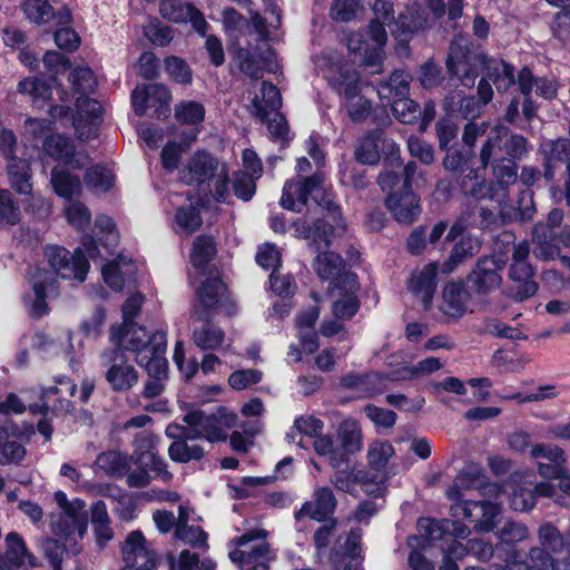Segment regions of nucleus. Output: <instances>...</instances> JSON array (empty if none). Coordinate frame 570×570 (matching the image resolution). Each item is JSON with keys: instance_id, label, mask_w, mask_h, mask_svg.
<instances>
[{"instance_id": "1", "label": "nucleus", "mask_w": 570, "mask_h": 570, "mask_svg": "<svg viewBox=\"0 0 570 570\" xmlns=\"http://www.w3.org/2000/svg\"><path fill=\"white\" fill-rule=\"evenodd\" d=\"M382 191L386 193L384 205L400 224L411 225L421 215L420 197L413 188L400 187V176L395 170L381 173L376 179Z\"/></svg>"}, {"instance_id": "2", "label": "nucleus", "mask_w": 570, "mask_h": 570, "mask_svg": "<svg viewBox=\"0 0 570 570\" xmlns=\"http://www.w3.org/2000/svg\"><path fill=\"white\" fill-rule=\"evenodd\" d=\"M354 159L364 166H376L383 159L390 170L402 166L400 146L382 128L367 130L358 138Z\"/></svg>"}, {"instance_id": "3", "label": "nucleus", "mask_w": 570, "mask_h": 570, "mask_svg": "<svg viewBox=\"0 0 570 570\" xmlns=\"http://www.w3.org/2000/svg\"><path fill=\"white\" fill-rule=\"evenodd\" d=\"M122 348L136 354L135 362L146 370L149 377L167 380L168 361L165 356L167 333L165 331L157 330L147 337L130 340Z\"/></svg>"}, {"instance_id": "4", "label": "nucleus", "mask_w": 570, "mask_h": 570, "mask_svg": "<svg viewBox=\"0 0 570 570\" xmlns=\"http://www.w3.org/2000/svg\"><path fill=\"white\" fill-rule=\"evenodd\" d=\"M444 243H451L448 258L441 264L442 274H451L459 265L479 254L482 239L470 229L469 218L458 216L444 236Z\"/></svg>"}, {"instance_id": "5", "label": "nucleus", "mask_w": 570, "mask_h": 570, "mask_svg": "<svg viewBox=\"0 0 570 570\" xmlns=\"http://www.w3.org/2000/svg\"><path fill=\"white\" fill-rule=\"evenodd\" d=\"M489 58L485 53H474L470 40H453L445 60L451 78H459L462 86L473 88L479 77V66L489 70Z\"/></svg>"}, {"instance_id": "6", "label": "nucleus", "mask_w": 570, "mask_h": 570, "mask_svg": "<svg viewBox=\"0 0 570 570\" xmlns=\"http://www.w3.org/2000/svg\"><path fill=\"white\" fill-rule=\"evenodd\" d=\"M528 139L521 134L510 132L503 125L492 127L483 141L478 160L481 168L487 169L495 155H504L514 161L522 159L528 153Z\"/></svg>"}, {"instance_id": "7", "label": "nucleus", "mask_w": 570, "mask_h": 570, "mask_svg": "<svg viewBox=\"0 0 570 570\" xmlns=\"http://www.w3.org/2000/svg\"><path fill=\"white\" fill-rule=\"evenodd\" d=\"M130 460L136 470L128 471L127 484L129 488H146L149 485L151 480L149 472L154 473V478H160L163 481H169L173 478V474L167 470V463L149 442L139 443Z\"/></svg>"}, {"instance_id": "8", "label": "nucleus", "mask_w": 570, "mask_h": 570, "mask_svg": "<svg viewBox=\"0 0 570 570\" xmlns=\"http://www.w3.org/2000/svg\"><path fill=\"white\" fill-rule=\"evenodd\" d=\"M196 298L198 318L212 317L213 312L220 307H225L228 315H234L236 312V304L230 298L229 288L219 275L207 277L197 288Z\"/></svg>"}, {"instance_id": "9", "label": "nucleus", "mask_w": 570, "mask_h": 570, "mask_svg": "<svg viewBox=\"0 0 570 570\" xmlns=\"http://www.w3.org/2000/svg\"><path fill=\"white\" fill-rule=\"evenodd\" d=\"M144 299V295L136 292L129 295L121 305L122 322L118 326H112L110 333V340L116 344L115 353L127 345L130 340L147 337L151 334L135 321L141 312Z\"/></svg>"}, {"instance_id": "10", "label": "nucleus", "mask_w": 570, "mask_h": 570, "mask_svg": "<svg viewBox=\"0 0 570 570\" xmlns=\"http://www.w3.org/2000/svg\"><path fill=\"white\" fill-rule=\"evenodd\" d=\"M504 261L499 256H480L466 275V286L478 296L489 295L501 286L500 272L504 268Z\"/></svg>"}, {"instance_id": "11", "label": "nucleus", "mask_w": 570, "mask_h": 570, "mask_svg": "<svg viewBox=\"0 0 570 570\" xmlns=\"http://www.w3.org/2000/svg\"><path fill=\"white\" fill-rule=\"evenodd\" d=\"M452 515L469 522L476 532H490L497 527L501 507L489 500H465L451 507Z\"/></svg>"}, {"instance_id": "12", "label": "nucleus", "mask_w": 570, "mask_h": 570, "mask_svg": "<svg viewBox=\"0 0 570 570\" xmlns=\"http://www.w3.org/2000/svg\"><path fill=\"white\" fill-rule=\"evenodd\" d=\"M35 433L32 424L18 425L11 419L0 424V465L20 464L26 456V448L20 441L29 440Z\"/></svg>"}, {"instance_id": "13", "label": "nucleus", "mask_w": 570, "mask_h": 570, "mask_svg": "<svg viewBox=\"0 0 570 570\" xmlns=\"http://www.w3.org/2000/svg\"><path fill=\"white\" fill-rule=\"evenodd\" d=\"M324 175L320 171L302 179H287L282 189L279 205L289 212L302 213L309 197L323 190Z\"/></svg>"}, {"instance_id": "14", "label": "nucleus", "mask_w": 570, "mask_h": 570, "mask_svg": "<svg viewBox=\"0 0 570 570\" xmlns=\"http://www.w3.org/2000/svg\"><path fill=\"white\" fill-rule=\"evenodd\" d=\"M126 351L128 350L121 347L120 351L115 353V346L112 350L106 351L102 355L108 364L105 379L115 393L128 392L138 383V372L132 365L127 364V360L125 358Z\"/></svg>"}, {"instance_id": "15", "label": "nucleus", "mask_w": 570, "mask_h": 570, "mask_svg": "<svg viewBox=\"0 0 570 570\" xmlns=\"http://www.w3.org/2000/svg\"><path fill=\"white\" fill-rule=\"evenodd\" d=\"M564 218L563 209L552 208L544 222L540 220L532 227V240L534 243V254L544 261L557 257V246L551 242L556 239V233L562 227Z\"/></svg>"}, {"instance_id": "16", "label": "nucleus", "mask_w": 570, "mask_h": 570, "mask_svg": "<svg viewBox=\"0 0 570 570\" xmlns=\"http://www.w3.org/2000/svg\"><path fill=\"white\" fill-rule=\"evenodd\" d=\"M8 183L12 190H14L20 196L30 197L32 202L39 204L38 209H31L32 214H39L43 208L45 214L49 213V206L45 204L42 198H36L33 196V173L31 169V163L29 159L23 157H19L17 159L10 160L6 166ZM35 205L29 204L26 207V210L29 212L30 207Z\"/></svg>"}, {"instance_id": "17", "label": "nucleus", "mask_w": 570, "mask_h": 570, "mask_svg": "<svg viewBox=\"0 0 570 570\" xmlns=\"http://www.w3.org/2000/svg\"><path fill=\"white\" fill-rule=\"evenodd\" d=\"M481 163L475 169H471L460 184L461 191L476 200L489 199L502 202L508 195L509 186H504L495 179L487 180Z\"/></svg>"}, {"instance_id": "18", "label": "nucleus", "mask_w": 570, "mask_h": 570, "mask_svg": "<svg viewBox=\"0 0 570 570\" xmlns=\"http://www.w3.org/2000/svg\"><path fill=\"white\" fill-rule=\"evenodd\" d=\"M393 116L402 124L415 125L420 132L426 131L428 127L435 118V104L433 100H426L423 108L409 96L405 98H394L390 105Z\"/></svg>"}, {"instance_id": "19", "label": "nucleus", "mask_w": 570, "mask_h": 570, "mask_svg": "<svg viewBox=\"0 0 570 570\" xmlns=\"http://www.w3.org/2000/svg\"><path fill=\"white\" fill-rule=\"evenodd\" d=\"M342 282L341 286L331 289L337 293L336 299L332 303V313L336 320L350 321L361 308V284L357 274L345 275Z\"/></svg>"}, {"instance_id": "20", "label": "nucleus", "mask_w": 570, "mask_h": 570, "mask_svg": "<svg viewBox=\"0 0 570 570\" xmlns=\"http://www.w3.org/2000/svg\"><path fill=\"white\" fill-rule=\"evenodd\" d=\"M441 272L439 262H430L407 279V289L422 302L424 309H430L438 288V274Z\"/></svg>"}, {"instance_id": "21", "label": "nucleus", "mask_w": 570, "mask_h": 570, "mask_svg": "<svg viewBox=\"0 0 570 570\" xmlns=\"http://www.w3.org/2000/svg\"><path fill=\"white\" fill-rule=\"evenodd\" d=\"M530 456L537 462L538 473L543 479L560 476L567 465L564 450L552 443H537L532 445Z\"/></svg>"}, {"instance_id": "22", "label": "nucleus", "mask_w": 570, "mask_h": 570, "mask_svg": "<svg viewBox=\"0 0 570 570\" xmlns=\"http://www.w3.org/2000/svg\"><path fill=\"white\" fill-rule=\"evenodd\" d=\"M312 267L321 281L328 282L330 291L341 286L345 275L356 274L346 269V262L340 254L330 249L317 253Z\"/></svg>"}, {"instance_id": "23", "label": "nucleus", "mask_w": 570, "mask_h": 570, "mask_svg": "<svg viewBox=\"0 0 570 570\" xmlns=\"http://www.w3.org/2000/svg\"><path fill=\"white\" fill-rule=\"evenodd\" d=\"M568 135L569 138L547 139L539 146L543 178L548 184H552L554 180L557 165L564 164L570 158V120L568 121Z\"/></svg>"}, {"instance_id": "24", "label": "nucleus", "mask_w": 570, "mask_h": 570, "mask_svg": "<svg viewBox=\"0 0 570 570\" xmlns=\"http://www.w3.org/2000/svg\"><path fill=\"white\" fill-rule=\"evenodd\" d=\"M417 527L429 542L444 541L452 543V539H464L469 533L466 525L460 521H450L448 519L435 520L432 518H421Z\"/></svg>"}, {"instance_id": "25", "label": "nucleus", "mask_w": 570, "mask_h": 570, "mask_svg": "<svg viewBox=\"0 0 570 570\" xmlns=\"http://www.w3.org/2000/svg\"><path fill=\"white\" fill-rule=\"evenodd\" d=\"M336 507L337 501L333 490L330 487H322L315 490L314 501H305L295 512V519L308 517L317 522L332 521Z\"/></svg>"}, {"instance_id": "26", "label": "nucleus", "mask_w": 570, "mask_h": 570, "mask_svg": "<svg viewBox=\"0 0 570 570\" xmlns=\"http://www.w3.org/2000/svg\"><path fill=\"white\" fill-rule=\"evenodd\" d=\"M295 233L299 238L308 242V247L315 253L327 250L331 246V237L334 233V226L328 224L325 218L318 217L311 223L303 220L294 223Z\"/></svg>"}, {"instance_id": "27", "label": "nucleus", "mask_w": 570, "mask_h": 570, "mask_svg": "<svg viewBox=\"0 0 570 570\" xmlns=\"http://www.w3.org/2000/svg\"><path fill=\"white\" fill-rule=\"evenodd\" d=\"M218 159L206 149L196 150L188 159L183 180L187 185H203L212 180L218 169Z\"/></svg>"}, {"instance_id": "28", "label": "nucleus", "mask_w": 570, "mask_h": 570, "mask_svg": "<svg viewBox=\"0 0 570 570\" xmlns=\"http://www.w3.org/2000/svg\"><path fill=\"white\" fill-rule=\"evenodd\" d=\"M184 422L191 429L197 430L193 439L204 438L209 443L224 442L227 434L219 425L215 412L207 414L203 410H191L184 415Z\"/></svg>"}, {"instance_id": "29", "label": "nucleus", "mask_w": 570, "mask_h": 570, "mask_svg": "<svg viewBox=\"0 0 570 570\" xmlns=\"http://www.w3.org/2000/svg\"><path fill=\"white\" fill-rule=\"evenodd\" d=\"M534 267L529 263H511L509 267V278L512 281L510 287V297L515 302H523L533 297L539 285L533 279Z\"/></svg>"}, {"instance_id": "30", "label": "nucleus", "mask_w": 570, "mask_h": 570, "mask_svg": "<svg viewBox=\"0 0 570 570\" xmlns=\"http://www.w3.org/2000/svg\"><path fill=\"white\" fill-rule=\"evenodd\" d=\"M362 448L361 430L355 422H343L337 429L336 454L333 459V468L340 469L347 464L351 455Z\"/></svg>"}, {"instance_id": "31", "label": "nucleus", "mask_w": 570, "mask_h": 570, "mask_svg": "<svg viewBox=\"0 0 570 570\" xmlns=\"http://www.w3.org/2000/svg\"><path fill=\"white\" fill-rule=\"evenodd\" d=\"M471 291L466 282H449L442 292L443 313L452 317H461L466 312V303L471 298Z\"/></svg>"}, {"instance_id": "32", "label": "nucleus", "mask_w": 570, "mask_h": 570, "mask_svg": "<svg viewBox=\"0 0 570 570\" xmlns=\"http://www.w3.org/2000/svg\"><path fill=\"white\" fill-rule=\"evenodd\" d=\"M530 562L514 561L507 564V570H570V558L554 560L551 554L539 549L529 551Z\"/></svg>"}, {"instance_id": "33", "label": "nucleus", "mask_w": 570, "mask_h": 570, "mask_svg": "<svg viewBox=\"0 0 570 570\" xmlns=\"http://www.w3.org/2000/svg\"><path fill=\"white\" fill-rule=\"evenodd\" d=\"M32 283V291L35 298L31 304V316L41 318L50 311L47 303L48 291L53 289L57 284V278L52 272L42 271L35 275Z\"/></svg>"}, {"instance_id": "34", "label": "nucleus", "mask_w": 570, "mask_h": 570, "mask_svg": "<svg viewBox=\"0 0 570 570\" xmlns=\"http://www.w3.org/2000/svg\"><path fill=\"white\" fill-rule=\"evenodd\" d=\"M367 39L372 40L377 47H383L387 41L385 22L379 19H372L364 33L355 32L348 38V49L354 53L366 55L368 50Z\"/></svg>"}, {"instance_id": "35", "label": "nucleus", "mask_w": 570, "mask_h": 570, "mask_svg": "<svg viewBox=\"0 0 570 570\" xmlns=\"http://www.w3.org/2000/svg\"><path fill=\"white\" fill-rule=\"evenodd\" d=\"M389 377L379 372H370L357 374L354 372L347 373L340 379V384L348 390H363L370 394H377L386 386Z\"/></svg>"}, {"instance_id": "36", "label": "nucleus", "mask_w": 570, "mask_h": 570, "mask_svg": "<svg viewBox=\"0 0 570 570\" xmlns=\"http://www.w3.org/2000/svg\"><path fill=\"white\" fill-rule=\"evenodd\" d=\"M50 184L53 193L66 200H71L75 196H79L82 190L79 176L58 167L51 169Z\"/></svg>"}, {"instance_id": "37", "label": "nucleus", "mask_w": 570, "mask_h": 570, "mask_svg": "<svg viewBox=\"0 0 570 570\" xmlns=\"http://www.w3.org/2000/svg\"><path fill=\"white\" fill-rule=\"evenodd\" d=\"M450 552L462 558L473 557L478 561L487 562L493 557L494 549L490 541L482 538H471L465 543L452 539Z\"/></svg>"}, {"instance_id": "38", "label": "nucleus", "mask_w": 570, "mask_h": 570, "mask_svg": "<svg viewBox=\"0 0 570 570\" xmlns=\"http://www.w3.org/2000/svg\"><path fill=\"white\" fill-rule=\"evenodd\" d=\"M216 255L217 245L214 236H196L191 246L190 262L199 273H204V271L208 267L209 263L216 257Z\"/></svg>"}, {"instance_id": "39", "label": "nucleus", "mask_w": 570, "mask_h": 570, "mask_svg": "<svg viewBox=\"0 0 570 570\" xmlns=\"http://www.w3.org/2000/svg\"><path fill=\"white\" fill-rule=\"evenodd\" d=\"M204 322L202 327L193 331V342L202 351H215L218 350L225 338L224 331L215 326L212 322V317L199 318Z\"/></svg>"}, {"instance_id": "40", "label": "nucleus", "mask_w": 570, "mask_h": 570, "mask_svg": "<svg viewBox=\"0 0 570 570\" xmlns=\"http://www.w3.org/2000/svg\"><path fill=\"white\" fill-rule=\"evenodd\" d=\"M443 166L448 171L463 174L474 169L472 167L475 159V151L470 150L461 144H452L451 147L444 149Z\"/></svg>"}, {"instance_id": "41", "label": "nucleus", "mask_w": 570, "mask_h": 570, "mask_svg": "<svg viewBox=\"0 0 570 570\" xmlns=\"http://www.w3.org/2000/svg\"><path fill=\"white\" fill-rule=\"evenodd\" d=\"M6 557L14 568H19L24 564L26 560L30 567H37V558L28 550L27 544L17 532H9L6 535Z\"/></svg>"}, {"instance_id": "42", "label": "nucleus", "mask_w": 570, "mask_h": 570, "mask_svg": "<svg viewBox=\"0 0 570 570\" xmlns=\"http://www.w3.org/2000/svg\"><path fill=\"white\" fill-rule=\"evenodd\" d=\"M379 95L381 98H387V104L391 105L394 98H405L410 96V77L404 70H394L385 82L379 87Z\"/></svg>"}, {"instance_id": "43", "label": "nucleus", "mask_w": 570, "mask_h": 570, "mask_svg": "<svg viewBox=\"0 0 570 570\" xmlns=\"http://www.w3.org/2000/svg\"><path fill=\"white\" fill-rule=\"evenodd\" d=\"M18 92L31 97L33 104H40L43 107L52 98L51 85L39 77H27L18 82Z\"/></svg>"}, {"instance_id": "44", "label": "nucleus", "mask_w": 570, "mask_h": 570, "mask_svg": "<svg viewBox=\"0 0 570 570\" xmlns=\"http://www.w3.org/2000/svg\"><path fill=\"white\" fill-rule=\"evenodd\" d=\"M43 150L55 160L71 164L76 147L68 137L63 135H51L45 139Z\"/></svg>"}, {"instance_id": "45", "label": "nucleus", "mask_w": 570, "mask_h": 570, "mask_svg": "<svg viewBox=\"0 0 570 570\" xmlns=\"http://www.w3.org/2000/svg\"><path fill=\"white\" fill-rule=\"evenodd\" d=\"M96 465L111 476L121 478L128 475L130 470L127 455L115 450L101 452L97 455Z\"/></svg>"}, {"instance_id": "46", "label": "nucleus", "mask_w": 570, "mask_h": 570, "mask_svg": "<svg viewBox=\"0 0 570 570\" xmlns=\"http://www.w3.org/2000/svg\"><path fill=\"white\" fill-rule=\"evenodd\" d=\"M89 268L90 265L86 254L82 252L81 247H78L72 253V256L62 264L61 268L56 273V276L63 279H77L79 282H83Z\"/></svg>"}, {"instance_id": "47", "label": "nucleus", "mask_w": 570, "mask_h": 570, "mask_svg": "<svg viewBox=\"0 0 570 570\" xmlns=\"http://www.w3.org/2000/svg\"><path fill=\"white\" fill-rule=\"evenodd\" d=\"M71 88L79 96H89L94 94L98 87L95 72L88 66H78L72 69L68 76Z\"/></svg>"}, {"instance_id": "48", "label": "nucleus", "mask_w": 570, "mask_h": 570, "mask_svg": "<svg viewBox=\"0 0 570 570\" xmlns=\"http://www.w3.org/2000/svg\"><path fill=\"white\" fill-rule=\"evenodd\" d=\"M492 168L493 179L498 180L504 186L513 185L518 179V164L517 161L507 158L504 155H495L490 160Z\"/></svg>"}, {"instance_id": "49", "label": "nucleus", "mask_w": 570, "mask_h": 570, "mask_svg": "<svg viewBox=\"0 0 570 570\" xmlns=\"http://www.w3.org/2000/svg\"><path fill=\"white\" fill-rule=\"evenodd\" d=\"M83 180L89 189L107 193L114 187L115 176L104 165L97 164L87 168Z\"/></svg>"}, {"instance_id": "50", "label": "nucleus", "mask_w": 570, "mask_h": 570, "mask_svg": "<svg viewBox=\"0 0 570 570\" xmlns=\"http://www.w3.org/2000/svg\"><path fill=\"white\" fill-rule=\"evenodd\" d=\"M164 68L173 82L181 86L191 85L193 70L184 58L174 55L167 56L164 60Z\"/></svg>"}, {"instance_id": "51", "label": "nucleus", "mask_w": 570, "mask_h": 570, "mask_svg": "<svg viewBox=\"0 0 570 570\" xmlns=\"http://www.w3.org/2000/svg\"><path fill=\"white\" fill-rule=\"evenodd\" d=\"M459 132V122L452 115L441 117L435 124L439 148L444 150L451 147L452 144H460L458 140Z\"/></svg>"}, {"instance_id": "52", "label": "nucleus", "mask_w": 570, "mask_h": 570, "mask_svg": "<svg viewBox=\"0 0 570 570\" xmlns=\"http://www.w3.org/2000/svg\"><path fill=\"white\" fill-rule=\"evenodd\" d=\"M541 550L551 554H561L563 547V533L551 522L542 523L538 529Z\"/></svg>"}, {"instance_id": "53", "label": "nucleus", "mask_w": 570, "mask_h": 570, "mask_svg": "<svg viewBox=\"0 0 570 570\" xmlns=\"http://www.w3.org/2000/svg\"><path fill=\"white\" fill-rule=\"evenodd\" d=\"M335 90L347 100L361 96L360 73L354 69H341L334 82Z\"/></svg>"}, {"instance_id": "54", "label": "nucleus", "mask_w": 570, "mask_h": 570, "mask_svg": "<svg viewBox=\"0 0 570 570\" xmlns=\"http://www.w3.org/2000/svg\"><path fill=\"white\" fill-rule=\"evenodd\" d=\"M205 114L204 105L195 100L180 101L175 106V118L180 125H198L204 121Z\"/></svg>"}, {"instance_id": "55", "label": "nucleus", "mask_w": 570, "mask_h": 570, "mask_svg": "<svg viewBox=\"0 0 570 570\" xmlns=\"http://www.w3.org/2000/svg\"><path fill=\"white\" fill-rule=\"evenodd\" d=\"M233 61L247 77L254 80H258L263 77V70L259 66V61L249 49L237 47L233 52Z\"/></svg>"}, {"instance_id": "56", "label": "nucleus", "mask_w": 570, "mask_h": 570, "mask_svg": "<svg viewBox=\"0 0 570 570\" xmlns=\"http://www.w3.org/2000/svg\"><path fill=\"white\" fill-rule=\"evenodd\" d=\"M175 223L181 230L195 233L203 225L199 207L194 204L178 207L175 212Z\"/></svg>"}, {"instance_id": "57", "label": "nucleus", "mask_w": 570, "mask_h": 570, "mask_svg": "<svg viewBox=\"0 0 570 570\" xmlns=\"http://www.w3.org/2000/svg\"><path fill=\"white\" fill-rule=\"evenodd\" d=\"M20 207L12 193L0 188V225L14 226L20 223Z\"/></svg>"}, {"instance_id": "58", "label": "nucleus", "mask_w": 570, "mask_h": 570, "mask_svg": "<svg viewBox=\"0 0 570 570\" xmlns=\"http://www.w3.org/2000/svg\"><path fill=\"white\" fill-rule=\"evenodd\" d=\"M529 535L528 527L521 522L508 520L497 531L500 543L513 546L525 540Z\"/></svg>"}, {"instance_id": "59", "label": "nucleus", "mask_w": 570, "mask_h": 570, "mask_svg": "<svg viewBox=\"0 0 570 570\" xmlns=\"http://www.w3.org/2000/svg\"><path fill=\"white\" fill-rule=\"evenodd\" d=\"M534 495L530 488L524 484H517L509 494V505L518 512H528L535 507Z\"/></svg>"}, {"instance_id": "60", "label": "nucleus", "mask_w": 570, "mask_h": 570, "mask_svg": "<svg viewBox=\"0 0 570 570\" xmlns=\"http://www.w3.org/2000/svg\"><path fill=\"white\" fill-rule=\"evenodd\" d=\"M502 71L499 72L498 68L488 71V77L494 82L499 92L508 91L512 86L517 83L515 68L514 66L501 59Z\"/></svg>"}, {"instance_id": "61", "label": "nucleus", "mask_w": 570, "mask_h": 570, "mask_svg": "<svg viewBox=\"0 0 570 570\" xmlns=\"http://www.w3.org/2000/svg\"><path fill=\"white\" fill-rule=\"evenodd\" d=\"M394 454V448L389 441L373 443L367 452L368 465L376 470H383Z\"/></svg>"}, {"instance_id": "62", "label": "nucleus", "mask_w": 570, "mask_h": 570, "mask_svg": "<svg viewBox=\"0 0 570 570\" xmlns=\"http://www.w3.org/2000/svg\"><path fill=\"white\" fill-rule=\"evenodd\" d=\"M187 3L181 0H160L159 13L164 19L175 23L187 22Z\"/></svg>"}, {"instance_id": "63", "label": "nucleus", "mask_w": 570, "mask_h": 570, "mask_svg": "<svg viewBox=\"0 0 570 570\" xmlns=\"http://www.w3.org/2000/svg\"><path fill=\"white\" fill-rule=\"evenodd\" d=\"M144 35L153 45L158 47L168 46L174 38L173 29L167 24H163L158 19H155L144 28Z\"/></svg>"}, {"instance_id": "64", "label": "nucleus", "mask_w": 570, "mask_h": 570, "mask_svg": "<svg viewBox=\"0 0 570 570\" xmlns=\"http://www.w3.org/2000/svg\"><path fill=\"white\" fill-rule=\"evenodd\" d=\"M419 80L424 89L439 87L444 80L442 67L433 60L426 61L419 69Z\"/></svg>"}]
</instances>
